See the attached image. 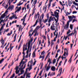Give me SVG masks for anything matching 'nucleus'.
<instances>
[{"label":"nucleus","mask_w":78,"mask_h":78,"mask_svg":"<svg viewBox=\"0 0 78 78\" xmlns=\"http://www.w3.org/2000/svg\"><path fill=\"white\" fill-rule=\"evenodd\" d=\"M13 8V7H12L11 6H9L8 7L7 10H6L5 12V13L2 15V16H1L2 18H4V17H5L6 16V15H5L6 14V15L7 14V12H8V9H9V10L11 9H12Z\"/></svg>","instance_id":"obj_1"},{"label":"nucleus","mask_w":78,"mask_h":78,"mask_svg":"<svg viewBox=\"0 0 78 78\" xmlns=\"http://www.w3.org/2000/svg\"><path fill=\"white\" fill-rule=\"evenodd\" d=\"M68 49L67 48H65V51L64 52V54H63V55L62 57V60L64 59V57L63 56H66V55L67 56H68V55H69V51H68Z\"/></svg>","instance_id":"obj_2"},{"label":"nucleus","mask_w":78,"mask_h":78,"mask_svg":"<svg viewBox=\"0 0 78 78\" xmlns=\"http://www.w3.org/2000/svg\"><path fill=\"white\" fill-rule=\"evenodd\" d=\"M59 10H57L56 11L54 12V14L55 15V17L57 18V20L59 19Z\"/></svg>","instance_id":"obj_3"},{"label":"nucleus","mask_w":78,"mask_h":78,"mask_svg":"<svg viewBox=\"0 0 78 78\" xmlns=\"http://www.w3.org/2000/svg\"><path fill=\"white\" fill-rule=\"evenodd\" d=\"M25 67H26V64L24 65V67L23 68V65H22L19 68V70H20V72L21 74H23L25 71L23 70V69L25 68Z\"/></svg>","instance_id":"obj_4"},{"label":"nucleus","mask_w":78,"mask_h":78,"mask_svg":"<svg viewBox=\"0 0 78 78\" xmlns=\"http://www.w3.org/2000/svg\"><path fill=\"white\" fill-rule=\"evenodd\" d=\"M35 15L37 16L38 19L36 21V22H35V24H34V25L33 26L34 27H35V26L37 25V22H38V20H39V17L40 16V15H39V12H38L37 14Z\"/></svg>","instance_id":"obj_5"},{"label":"nucleus","mask_w":78,"mask_h":78,"mask_svg":"<svg viewBox=\"0 0 78 78\" xmlns=\"http://www.w3.org/2000/svg\"><path fill=\"white\" fill-rule=\"evenodd\" d=\"M33 29H32L30 30L29 33V36H30V37H31L32 36V35H33V34H34V33L35 32V31H36V30L33 31V32H32L31 34V33H32V32H33Z\"/></svg>","instance_id":"obj_6"},{"label":"nucleus","mask_w":78,"mask_h":78,"mask_svg":"<svg viewBox=\"0 0 78 78\" xmlns=\"http://www.w3.org/2000/svg\"><path fill=\"white\" fill-rule=\"evenodd\" d=\"M54 19L55 20V21H56L55 22V25L56 26V27H57V25H59V23H58L57 24V23H58V20H56V19H55V17H53L51 19V20H52V21H53V20H54Z\"/></svg>","instance_id":"obj_7"},{"label":"nucleus","mask_w":78,"mask_h":78,"mask_svg":"<svg viewBox=\"0 0 78 78\" xmlns=\"http://www.w3.org/2000/svg\"><path fill=\"white\" fill-rule=\"evenodd\" d=\"M56 28V27L55 26V25H54L53 26L52 25L51 27V30H55Z\"/></svg>","instance_id":"obj_8"},{"label":"nucleus","mask_w":78,"mask_h":78,"mask_svg":"<svg viewBox=\"0 0 78 78\" xmlns=\"http://www.w3.org/2000/svg\"><path fill=\"white\" fill-rule=\"evenodd\" d=\"M68 17L69 19V20L68 22H72V20L73 19L72 18V16H68Z\"/></svg>","instance_id":"obj_9"},{"label":"nucleus","mask_w":78,"mask_h":78,"mask_svg":"<svg viewBox=\"0 0 78 78\" xmlns=\"http://www.w3.org/2000/svg\"><path fill=\"white\" fill-rule=\"evenodd\" d=\"M16 74H18V73H19V72H20V70H18L19 69V67L18 66H16Z\"/></svg>","instance_id":"obj_10"},{"label":"nucleus","mask_w":78,"mask_h":78,"mask_svg":"<svg viewBox=\"0 0 78 78\" xmlns=\"http://www.w3.org/2000/svg\"><path fill=\"white\" fill-rule=\"evenodd\" d=\"M68 2V5L69 6H71V4H72V3H73V1H70L69 0Z\"/></svg>","instance_id":"obj_11"},{"label":"nucleus","mask_w":78,"mask_h":78,"mask_svg":"<svg viewBox=\"0 0 78 78\" xmlns=\"http://www.w3.org/2000/svg\"><path fill=\"white\" fill-rule=\"evenodd\" d=\"M69 23L67 22V24L66 25V30L69 29Z\"/></svg>","instance_id":"obj_12"},{"label":"nucleus","mask_w":78,"mask_h":78,"mask_svg":"<svg viewBox=\"0 0 78 78\" xmlns=\"http://www.w3.org/2000/svg\"><path fill=\"white\" fill-rule=\"evenodd\" d=\"M34 33H35V34L34 35V36L35 37L36 36H38V34H39V33H37V31H36V30L35 31V32Z\"/></svg>","instance_id":"obj_13"},{"label":"nucleus","mask_w":78,"mask_h":78,"mask_svg":"<svg viewBox=\"0 0 78 78\" xmlns=\"http://www.w3.org/2000/svg\"><path fill=\"white\" fill-rule=\"evenodd\" d=\"M21 6L17 10L15 11V13H16V12H18V11H20V10H21Z\"/></svg>","instance_id":"obj_14"},{"label":"nucleus","mask_w":78,"mask_h":78,"mask_svg":"<svg viewBox=\"0 0 78 78\" xmlns=\"http://www.w3.org/2000/svg\"><path fill=\"white\" fill-rule=\"evenodd\" d=\"M62 68H60V69H59V71H58L59 72H60V74H59V76H60L61 73H62Z\"/></svg>","instance_id":"obj_15"},{"label":"nucleus","mask_w":78,"mask_h":78,"mask_svg":"<svg viewBox=\"0 0 78 78\" xmlns=\"http://www.w3.org/2000/svg\"><path fill=\"white\" fill-rule=\"evenodd\" d=\"M27 14H26L25 16L24 17H23V19L21 20L22 21V20H25V18L26 17H27Z\"/></svg>","instance_id":"obj_16"},{"label":"nucleus","mask_w":78,"mask_h":78,"mask_svg":"<svg viewBox=\"0 0 78 78\" xmlns=\"http://www.w3.org/2000/svg\"><path fill=\"white\" fill-rule=\"evenodd\" d=\"M76 33H75V30H74V32L73 33V32L71 33L70 34H69L68 35V36H73V35H74Z\"/></svg>","instance_id":"obj_17"},{"label":"nucleus","mask_w":78,"mask_h":78,"mask_svg":"<svg viewBox=\"0 0 78 78\" xmlns=\"http://www.w3.org/2000/svg\"><path fill=\"white\" fill-rule=\"evenodd\" d=\"M16 15H13V16H12V17H10L9 19H11V20H12V19H14L16 17Z\"/></svg>","instance_id":"obj_18"},{"label":"nucleus","mask_w":78,"mask_h":78,"mask_svg":"<svg viewBox=\"0 0 78 78\" xmlns=\"http://www.w3.org/2000/svg\"><path fill=\"white\" fill-rule=\"evenodd\" d=\"M55 66H53L51 67V70L52 71H53L54 72H55Z\"/></svg>","instance_id":"obj_19"},{"label":"nucleus","mask_w":78,"mask_h":78,"mask_svg":"<svg viewBox=\"0 0 78 78\" xmlns=\"http://www.w3.org/2000/svg\"><path fill=\"white\" fill-rule=\"evenodd\" d=\"M13 2V0H9L8 2V3L9 5H11V4Z\"/></svg>","instance_id":"obj_20"},{"label":"nucleus","mask_w":78,"mask_h":78,"mask_svg":"<svg viewBox=\"0 0 78 78\" xmlns=\"http://www.w3.org/2000/svg\"><path fill=\"white\" fill-rule=\"evenodd\" d=\"M5 25H6V24L5 23H4L2 25V26L1 27V30H3L4 29V26H5Z\"/></svg>","instance_id":"obj_21"},{"label":"nucleus","mask_w":78,"mask_h":78,"mask_svg":"<svg viewBox=\"0 0 78 78\" xmlns=\"http://www.w3.org/2000/svg\"><path fill=\"white\" fill-rule=\"evenodd\" d=\"M48 19H45V20H43V22H44V23H45L46 22H48Z\"/></svg>","instance_id":"obj_22"},{"label":"nucleus","mask_w":78,"mask_h":78,"mask_svg":"<svg viewBox=\"0 0 78 78\" xmlns=\"http://www.w3.org/2000/svg\"><path fill=\"white\" fill-rule=\"evenodd\" d=\"M70 10L71 12L69 13L67 12L66 14V16H69V14H70L72 12V10L71 9H70Z\"/></svg>","instance_id":"obj_23"},{"label":"nucleus","mask_w":78,"mask_h":78,"mask_svg":"<svg viewBox=\"0 0 78 78\" xmlns=\"http://www.w3.org/2000/svg\"><path fill=\"white\" fill-rule=\"evenodd\" d=\"M12 30H11L10 31V33H8V34H7V35L9 36H11V34H12Z\"/></svg>","instance_id":"obj_24"},{"label":"nucleus","mask_w":78,"mask_h":78,"mask_svg":"<svg viewBox=\"0 0 78 78\" xmlns=\"http://www.w3.org/2000/svg\"><path fill=\"white\" fill-rule=\"evenodd\" d=\"M50 66H48L46 68V72H47V71H48L49 70H50Z\"/></svg>","instance_id":"obj_25"},{"label":"nucleus","mask_w":78,"mask_h":78,"mask_svg":"<svg viewBox=\"0 0 78 78\" xmlns=\"http://www.w3.org/2000/svg\"><path fill=\"white\" fill-rule=\"evenodd\" d=\"M55 75V73H51L50 75V76H53V75Z\"/></svg>","instance_id":"obj_26"},{"label":"nucleus","mask_w":78,"mask_h":78,"mask_svg":"<svg viewBox=\"0 0 78 78\" xmlns=\"http://www.w3.org/2000/svg\"><path fill=\"white\" fill-rule=\"evenodd\" d=\"M73 54L72 55V56L70 58V59H69V61L70 62V64L71 62L72 61V57H73Z\"/></svg>","instance_id":"obj_27"},{"label":"nucleus","mask_w":78,"mask_h":78,"mask_svg":"<svg viewBox=\"0 0 78 78\" xmlns=\"http://www.w3.org/2000/svg\"><path fill=\"white\" fill-rule=\"evenodd\" d=\"M17 36V34H16L15 35V36L14 37V41H12V42H15V41H16V36Z\"/></svg>","instance_id":"obj_28"},{"label":"nucleus","mask_w":78,"mask_h":78,"mask_svg":"<svg viewBox=\"0 0 78 78\" xmlns=\"http://www.w3.org/2000/svg\"><path fill=\"white\" fill-rule=\"evenodd\" d=\"M28 63L30 64V65L32 66V64H33V60H31V61L29 62Z\"/></svg>","instance_id":"obj_29"},{"label":"nucleus","mask_w":78,"mask_h":78,"mask_svg":"<svg viewBox=\"0 0 78 78\" xmlns=\"http://www.w3.org/2000/svg\"><path fill=\"white\" fill-rule=\"evenodd\" d=\"M23 60H23V58L21 62L20 63V65L19 66V67H20V66H21V64H22V63H23Z\"/></svg>","instance_id":"obj_30"},{"label":"nucleus","mask_w":78,"mask_h":78,"mask_svg":"<svg viewBox=\"0 0 78 78\" xmlns=\"http://www.w3.org/2000/svg\"><path fill=\"white\" fill-rule=\"evenodd\" d=\"M39 23H40V25H41V23H42V20L40 18L38 21Z\"/></svg>","instance_id":"obj_31"},{"label":"nucleus","mask_w":78,"mask_h":78,"mask_svg":"<svg viewBox=\"0 0 78 78\" xmlns=\"http://www.w3.org/2000/svg\"><path fill=\"white\" fill-rule=\"evenodd\" d=\"M43 71V70H42L41 71L40 73L38 74V75H39V76H41V75H42V73Z\"/></svg>","instance_id":"obj_32"},{"label":"nucleus","mask_w":78,"mask_h":78,"mask_svg":"<svg viewBox=\"0 0 78 78\" xmlns=\"http://www.w3.org/2000/svg\"><path fill=\"white\" fill-rule=\"evenodd\" d=\"M23 55H25V53H24V51H25V47H23Z\"/></svg>","instance_id":"obj_33"},{"label":"nucleus","mask_w":78,"mask_h":78,"mask_svg":"<svg viewBox=\"0 0 78 78\" xmlns=\"http://www.w3.org/2000/svg\"><path fill=\"white\" fill-rule=\"evenodd\" d=\"M31 69H32V65H30L29 68V71H30V70H31Z\"/></svg>","instance_id":"obj_34"},{"label":"nucleus","mask_w":78,"mask_h":78,"mask_svg":"<svg viewBox=\"0 0 78 78\" xmlns=\"http://www.w3.org/2000/svg\"><path fill=\"white\" fill-rule=\"evenodd\" d=\"M23 20V25L24 27H25L27 23H25V20Z\"/></svg>","instance_id":"obj_35"},{"label":"nucleus","mask_w":78,"mask_h":78,"mask_svg":"<svg viewBox=\"0 0 78 78\" xmlns=\"http://www.w3.org/2000/svg\"><path fill=\"white\" fill-rule=\"evenodd\" d=\"M30 48V43H28V49L27 50H29Z\"/></svg>","instance_id":"obj_36"},{"label":"nucleus","mask_w":78,"mask_h":78,"mask_svg":"<svg viewBox=\"0 0 78 78\" xmlns=\"http://www.w3.org/2000/svg\"><path fill=\"white\" fill-rule=\"evenodd\" d=\"M44 58H45V56H42L40 55L39 58H42V59H44Z\"/></svg>","instance_id":"obj_37"},{"label":"nucleus","mask_w":78,"mask_h":78,"mask_svg":"<svg viewBox=\"0 0 78 78\" xmlns=\"http://www.w3.org/2000/svg\"><path fill=\"white\" fill-rule=\"evenodd\" d=\"M37 3V0H35L34 1V3L33 4H34V6L36 4V3Z\"/></svg>","instance_id":"obj_38"},{"label":"nucleus","mask_w":78,"mask_h":78,"mask_svg":"<svg viewBox=\"0 0 78 78\" xmlns=\"http://www.w3.org/2000/svg\"><path fill=\"white\" fill-rule=\"evenodd\" d=\"M74 31H75V37H76V28H75L74 29Z\"/></svg>","instance_id":"obj_39"},{"label":"nucleus","mask_w":78,"mask_h":78,"mask_svg":"<svg viewBox=\"0 0 78 78\" xmlns=\"http://www.w3.org/2000/svg\"><path fill=\"white\" fill-rule=\"evenodd\" d=\"M71 32V31H70V30H69L68 31L67 33V34H69V33H70Z\"/></svg>","instance_id":"obj_40"},{"label":"nucleus","mask_w":78,"mask_h":78,"mask_svg":"<svg viewBox=\"0 0 78 78\" xmlns=\"http://www.w3.org/2000/svg\"><path fill=\"white\" fill-rule=\"evenodd\" d=\"M4 60H5V59L2 58L0 61V64L2 62H3V61Z\"/></svg>","instance_id":"obj_41"},{"label":"nucleus","mask_w":78,"mask_h":78,"mask_svg":"<svg viewBox=\"0 0 78 78\" xmlns=\"http://www.w3.org/2000/svg\"><path fill=\"white\" fill-rule=\"evenodd\" d=\"M53 44H54V43H53V40H52V41H51V47H52Z\"/></svg>","instance_id":"obj_42"},{"label":"nucleus","mask_w":78,"mask_h":78,"mask_svg":"<svg viewBox=\"0 0 78 78\" xmlns=\"http://www.w3.org/2000/svg\"><path fill=\"white\" fill-rule=\"evenodd\" d=\"M35 56H36V54L35 53V52H34L33 54V57H35Z\"/></svg>","instance_id":"obj_43"},{"label":"nucleus","mask_w":78,"mask_h":78,"mask_svg":"<svg viewBox=\"0 0 78 78\" xmlns=\"http://www.w3.org/2000/svg\"><path fill=\"white\" fill-rule=\"evenodd\" d=\"M77 22V20H76V19H74L73 20L72 23H73V22Z\"/></svg>","instance_id":"obj_44"},{"label":"nucleus","mask_w":78,"mask_h":78,"mask_svg":"<svg viewBox=\"0 0 78 78\" xmlns=\"http://www.w3.org/2000/svg\"><path fill=\"white\" fill-rule=\"evenodd\" d=\"M70 27L71 30H72L73 29V25H72V24H71Z\"/></svg>","instance_id":"obj_45"},{"label":"nucleus","mask_w":78,"mask_h":78,"mask_svg":"<svg viewBox=\"0 0 78 78\" xmlns=\"http://www.w3.org/2000/svg\"><path fill=\"white\" fill-rule=\"evenodd\" d=\"M53 64H54L55 62H56V59H54L53 60Z\"/></svg>","instance_id":"obj_46"},{"label":"nucleus","mask_w":78,"mask_h":78,"mask_svg":"<svg viewBox=\"0 0 78 78\" xmlns=\"http://www.w3.org/2000/svg\"><path fill=\"white\" fill-rule=\"evenodd\" d=\"M4 41H5V40H4L3 41H2L1 42L2 44V46L4 45V44H5V43L4 42Z\"/></svg>","instance_id":"obj_47"},{"label":"nucleus","mask_w":78,"mask_h":78,"mask_svg":"<svg viewBox=\"0 0 78 78\" xmlns=\"http://www.w3.org/2000/svg\"><path fill=\"white\" fill-rule=\"evenodd\" d=\"M37 16H36V15H35L34 16V20H36V19H37Z\"/></svg>","instance_id":"obj_48"},{"label":"nucleus","mask_w":78,"mask_h":78,"mask_svg":"<svg viewBox=\"0 0 78 78\" xmlns=\"http://www.w3.org/2000/svg\"><path fill=\"white\" fill-rule=\"evenodd\" d=\"M45 54V51H44L43 52H41V55H44Z\"/></svg>","instance_id":"obj_49"},{"label":"nucleus","mask_w":78,"mask_h":78,"mask_svg":"<svg viewBox=\"0 0 78 78\" xmlns=\"http://www.w3.org/2000/svg\"><path fill=\"white\" fill-rule=\"evenodd\" d=\"M77 13V12L76 11H73V14H76Z\"/></svg>","instance_id":"obj_50"},{"label":"nucleus","mask_w":78,"mask_h":78,"mask_svg":"<svg viewBox=\"0 0 78 78\" xmlns=\"http://www.w3.org/2000/svg\"><path fill=\"white\" fill-rule=\"evenodd\" d=\"M27 71H25V73H24V76H25V75H26V74H27Z\"/></svg>","instance_id":"obj_51"},{"label":"nucleus","mask_w":78,"mask_h":78,"mask_svg":"<svg viewBox=\"0 0 78 78\" xmlns=\"http://www.w3.org/2000/svg\"><path fill=\"white\" fill-rule=\"evenodd\" d=\"M55 5H56L55 4V3H54L52 4L53 8L54 6H55Z\"/></svg>","instance_id":"obj_52"},{"label":"nucleus","mask_w":78,"mask_h":78,"mask_svg":"<svg viewBox=\"0 0 78 78\" xmlns=\"http://www.w3.org/2000/svg\"><path fill=\"white\" fill-rule=\"evenodd\" d=\"M72 17L73 19V18H74V19H75V18H76V16H74V15H73L72 16Z\"/></svg>","instance_id":"obj_53"},{"label":"nucleus","mask_w":78,"mask_h":78,"mask_svg":"<svg viewBox=\"0 0 78 78\" xmlns=\"http://www.w3.org/2000/svg\"><path fill=\"white\" fill-rule=\"evenodd\" d=\"M49 16V15L47 13L46 15L47 19H48V18H49V16Z\"/></svg>","instance_id":"obj_54"},{"label":"nucleus","mask_w":78,"mask_h":78,"mask_svg":"<svg viewBox=\"0 0 78 78\" xmlns=\"http://www.w3.org/2000/svg\"><path fill=\"white\" fill-rule=\"evenodd\" d=\"M25 76H24V75H23V76H21L20 77L21 78H25Z\"/></svg>","instance_id":"obj_55"},{"label":"nucleus","mask_w":78,"mask_h":78,"mask_svg":"<svg viewBox=\"0 0 78 78\" xmlns=\"http://www.w3.org/2000/svg\"><path fill=\"white\" fill-rule=\"evenodd\" d=\"M33 41V38H31L30 39V42H32V41Z\"/></svg>","instance_id":"obj_56"},{"label":"nucleus","mask_w":78,"mask_h":78,"mask_svg":"<svg viewBox=\"0 0 78 78\" xmlns=\"http://www.w3.org/2000/svg\"><path fill=\"white\" fill-rule=\"evenodd\" d=\"M59 39H58L57 40V44H59Z\"/></svg>","instance_id":"obj_57"},{"label":"nucleus","mask_w":78,"mask_h":78,"mask_svg":"<svg viewBox=\"0 0 78 78\" xmlns=\"http://www.w3.org/2000/svg\"><path fill=\"white\" fill-rule=\"evenodd\" d=\"M73 4H74L75 5L77 6L78 5V4L77 3H75V2H73Z\"/></svg>","instance_id":"obj_58"},{"label":"nucleus","mask_w":78,"mask_h":78,"mask_svg":"<svg viewBox=\"0 0 78 78\" xmlns=\"http://www.w3.org/2000/svg\"><path fill=\"white\" fill-rule=\"evenodd\" d=\"M42 19H44V14H43L42 15Z\"/></svg>","instance_id":"obj_59"},{"label":"nucleus","mask_w":78,"mask_h":78,"mask_svg":"<svg viewBox=\"0 0 78 78\" xmlns=\"http://www.w3.org/2000/svg\"><path fill=\"white\" fill-rule=\"evenodd\" d=\"M27 9H29V8H30V7H29V4H28L27 5Z\"/></svg>","instance_id":"obj_60"},{"label":"nucleus","mask_w":78,"mask_h":78,"mask_svg":"<svg viewBox=\"0 0 78 78\" xmlns=\"http://www.w3.org/2000/svg\"><path fill=\"white\" fill-rule=\"evenodd\" d=\"M20 27H21V25H20V27L19 28V32H20V30H21Z\"/></svg>","instance_id":"obj_61"},{"label":"nucleus","mask_w":78,"mask_h":78,"mask_svg":"<svg viewBox=\"0 0 78 78\" xmlns=\"http://www.w3.org/2000/svg\"><path fill=\"white\" fill-rule=\"evenodd\" d=\"M12 77H13L14 78V77L15 76V73H14L13 74V75H12Z\"/></svg>","instance_id":"obj_62"},{"label":"nucleus","mask_w":78,"mask_h":78,"mask_svg":"<svg viewBox=\"0 0 78 78\" xmlns=\"http://www.w3.org/2000/svg\"><path fill=\"white\" fill-rule=\"evenodd\" d=\"M26 76H27V77H28L29 78H30V77H31L30 76H29V75H28V74H27Z\"/></svg>","instance_id":"obj_63"},{"label":"nucleus","mask_w":78,"mask_h":78,"mask_svg":"<svg viewBox=\"0 0 78 78\" xmlns=\"http://www.w3.org/2000/svg\"><path fill=\"white\" fill-rule=\"evenodd\" d=\"M51 20L49 19L48 21V23H50V22H51Z\"/></svg>","instance_id":"obj_64"}]
</instances>
